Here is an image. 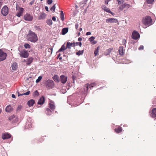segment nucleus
<instances>
[{"label":"nucleus","mask_w":156,"mask_h":156,"mask_svg":"<svg viewBox=\"0 0 156 156\" xmlns=\"http://www.w3.org/2000/svg\"><path fill=\"white\" fill-rule=\"evenodd\" d=\"M5 111L7 112H10L13 110V108L12 107L9 105L6 106L5 109Z\"/></svg>","instance_id":"19"},{"label":"nucleus","mask_w":156,"mask_h":156,"mask_svg":"<svg viewBox=\"0 0 156 156\" xmlns=\"http://www.w3.org/2000/svg\"><path fill=\"white\" fill-rule=\"evenodd\" d=\"M22 108V106L21 105H19L16 108V111L17 112H20Z\"/></svg>","instance_id":"40"},{"label":"nucleus","mask_w":156,"mask_h":156,"mask_svg":"<svg viewBox=\"0 0 156 156\" xmlns=\"http://www.w3.org/2000/svg\"><path fill=\"white\" fill-rule=\"evenodd\" d=\"M52 0H48L47 3L48 5H51L52 2Z\"/></svg>","instance_id":"50"},{"label":"nucleus","mask_w":156,"mask_h":156,"mask_svg":"<svg viewBox=\"0 0 156 156\" xmlns=\"http://www.w3.org/2000/svg\"><path fill=\"white\" fill-rule=\"evenodd\" d=\"M34 101L33 99H31L28 101L27 104L29 107L32 106L34 104Z\"/></svg>","instance_id":"22"},{"label":"nucleus","mask_w":156,"mask_h":156,"mask_svg":"<svg viewBox=\"0 0 156 156\" xmlns=\"http://www.w3.org/2000/svg\"><path fill=\"white\" fill-rule=\"evenodd\" d=\"M33 58H32L30 57L27 59V65H30L32 62Z\"/></svg>","instance_id":"23"},{"label":"nucleus","mask_w":156,"mask_h":156,"mask_svg":"<svg viewBox=\"0 0 156 156\" xmlns=\"http://www.w3.org/2000/svg\"><path fill=\"white\" fill-rule=\"evenodd\" d=\"M75 43V46L79 45L80 47L82 45V43L81 42H76Z\"/></svg>","instance_id":"48"},{"label":"nucleus","mask_w":156,"mask_h":156,"mask_svg":"<svg viewBox=\"0 0 156 156\" xmlns=\"http://www.w3.org/2000/svg\"><path fill=\"white\" fill-rule=\"evenodd\" d=\"M95 38L94 37L92 36L89 39V40L90 42H92L94 40Z\"/></svg>","instance_id":"45"},{"label":"nucleus","mask_w":156,"mask_h":156,"mask_svg":"<svg viewBox=\"0 0 156 156\" xmlns=\"http://www.w3.org/2000/svg\"><path fill=\"white\" fill-rule=\"evenodd\" d=\"M49 107L52 111H54L55 108V106L53 104L49 103Z\"/></svg>","instance_id":"30"},{"label":"nucleus","mask_w":156,"mask_h":156,"mask_svg":"<svg viewBox=\"0 0 156 156\" xmlns=\"http://www.w3.org/2000/svg\"><path fill=\"white\" fill-rule=\"evenodd\" d=\"M142 22L145 26L146 25V16L143 18L142 20Z\"/></svg>","instance_id":"35"},{"label":"nucleus","mask_w":156,"mask_h":156,"mask_svg":"<svg viewBox=\"0 0 156 156\" xmlns=\"http://www.w3.org/2000/svg\"><path fill=\"white\" fill-rule=\"evenodd\" d=\"M28 40L31 42L35 43L38 40L37 35L34 32L31 31H29L28 35Z\"/></svg>","instance_id":"1"},{"label":"nucleus","mask_w":156,"mask_h":156,"mask_svg":"<svg viewBox=\"0 0 156 156\" xmlns=\"http://www.w3.org/2000/svg\"><path fill=\"white\" fill-rule=\"evenodd\" d=\"M6 53L3 52L0 50V61L4 60L6 58Z\"/></svg>","instance_id":"9"},{"label":"nucleus","mask_w":156,"mask_h":156,"mask_svg":"<svg viewBox=\"0 0 156 156\" xmlns=\"http://www.w3.org/2000/svg\"><path fill=\"white\" fill-rule=\"evenodd\" d=\"M95 85L96 84L94 83H92L90 84L87 83L83 87V89L84 90V91L83 92V94H86L88 89H91L92 87H94Z\"/></svg>","instance_id":"2"},{"label":"nucleus","mask_w":156,"mask_h":156,"mask_svg":"<svg viewBox=\"0 0 156 156\" xmlns=\"http://www.w3.org/2000/svg\"><path fill=\"white\" fill-rule=\"evenodd\" d=\"M88 0H84L83 1V3H84L85 4H86Z\"/></svg>","instance_id":"62"},{"label":"nucleus","mask_w":156,"mask_h":156,"mask_svg":"<svg viewBox=\"0 0 156 156\" xmlns=\"http://www.w3.org/2000/svg\"><path fill=\"white\" fill-rule=\"evenodd\" d=\"M15 119V116L14 115H12L9 117V120L11 121L12 122V120L13 119Z\"/></svg>","instance_id":"39"},{"label":"nucleus","mask_w":156,"mask_h":156,"mask_svg":"<svg viewBox=\"0 0 156 156\" xmlns=\"http://www.w3.org/2000/svg\"><path fill=\"white\" fill-rule=\"evenodd\" d=\"M32 122L31 119L29 118L27 119V122L25 126L26 129H28L32 127Z\"/></svg>","instance_id":"6"},{"label":"nucleus","mask_w":156,"mask_h":156,"mask_svg":"<svg viewBox=\"0 0 156 156\" xmlns=\"http://www.w3.org/2000/svg\"><path fill=\"white\" fill-rule=\"evenodd\" d=\"M68 31V28H63L62 31V34L63 35L65 34Z\"/></svg>","instance_id":"27"},{"label":"nucleus","mask_w":156,"mask_h":156,"mask_svg":"<svg viewBox=\"0 0 156 156\" xmlns=\"http://www.w3.org/2000/svg\"><path fill=\"white\" fill-rule=\"evenodd\" d=\"M45 99L44 96H42V97L40 98L37 102L38 105H41L44 104V101Z\"/></svg>","instance_id":"17"},{"label":"nucleus","mask_w":156,"mask_h":156,"mask_svg":"<svg viewBox=\"0 0 156 156\" xmlns=\"http://www.w3.org/2000/svg\"><path fill=\"white\" fill-rule=\"evenodd\" d=\"M67 48H65L64 44L62 45L60 49L58 50V52H61L64 51L65 49H66Z\"/></svg>","instance_id":"32"},{"label":"nucleus","mask_w":156,"mask_h":156,"mask_svg":"<svg viewBox=\"0 0 156 156\" xmlns=\"http://www.w3.org/2000/svg\"><path fill=\"white\" fill-rule=\"evenodd\" d=\"M112 50V49L111 48H109L106 51V52L105 53V55H109L110 54Z\"/></svg>","instance_id":"33"},{"label":"nucleus","mask_w":156,"mask_h":156,"mask_svg":"<svg viewBox=\"0 0 156 156\" xmlns=\"http://www.w3.org/2000/svg\"><path fill=\"white\" fill-rule=\"evenodd\" d=\"M126 40L125 39H123L122 40V44L123 45H125V46H126Z\"/></svg>","instance_id":"51"},{"label":"nucleus","mask_w":156,"mask_h":156,"mask_svg":"<svg viewBox=\"0 0 156 156\" xmlns=\"http://www.w3.org/2000/svg\"><path fill=\"white\" fill-rule=\"evenodd\" d=\"M90 34H91V33L90 32H87V33H86V35H90Z\"/></svg>","instance_id":"60"},{"label":"nucleus","mask_w":156,"mask_h":156,"mask_svg":"<svg viewBox=\"0 0 156 156\" xmlns=\"http://www.w3.org/2000/svg\"><path fill=\"white\" fill-rule=\"evenodd\" d=\"M34 1H32L30 3V4H29L30 5H33V3H34Z\"/></svg>","instance_id":"61"},{"label":"nucleus","mask_w":156,"mask_h":156,"mask_svg":"<svg viewBox=\"0 0 156 156\" xmlns=\"http://www.w3.org/2000/svg\"><path fill=\"white\" fill-rule=\"evenodd\" d=\"M24 19L26 21H31L33 20V16L29 13H26L24 16Z\"/></svg>","instance_id":"8"},{"label":"nucleus","mask_w":156,"mask_h":156,"mask_svg":"<svg viewBox=\"0 0 156 156\" xmlns=\"http://www.w3.org/2000/svg\"><path fill=\"white\" fill-rule=\"evenodd\" d=\"M76 77L75 76H72V79H73V82L72 83H74L75 82V80L76 79Z\"/></svg>","instance_id":"49"},{"label":"nucleus","mask_w":156,"mask_h":156,"mask_svg":"<svg viewBox=\"0 0 156 156\" xmlns=\"http://www.w3.org/2000/svg\"><path fill=\"white\" fill-rule=\"evenodd\" d=\"M82 40V39L81 37H79L78 39V40L79 41H81Z\"/></svg>","instance_id":"64"},{"label":"nucleus","mask_w":156,"mask_h":156,"mask_svg":"<svg viewBox=\"0 0 156 156\" xmlns=\"http://www.w3.org/2000/svg\"><path fill=\"white\" fill-rule=\"evenodd\" d=\"M36 30H38V31H40L41 30V29L40 28V27L38 26H36L35 27Z\"/></svg>","instance_id":"46"},{"label":"nucleus","mask_w":156,"mask_h":156,"mask_svg":"<svg viewBox=\"0 0 156 156\" xmlns=\"http://www.w3.org/2000/svg\"><path fill=\"white\" fill-rule=\"evenodd\" d=\"M106 22L107 23H117L118 21L116 19L111 18L106 19Z\"/></svg>","instance_id":"12"},{"label":"nucleus","mask_w":156,"mask_h":156,"mask_svg":"<svg viewBox=\"0 0 156 156\" xmlns=\"http://www.w3.org/2000/svg\"><path fill=\"white\" fill-rule=\"evenodd\" d=\"M52 20L54 21H56V18L55 16H53L52 17Z\"/></svg>","instance_id":"56"},{"label":"nucleus","mask_w":156,"mask_h":156,"mask_svg":"<svg viewBox=\"0 0 156 156\" xmlns=\"http://www.w3.org/2000/svg\"><path fill=\"white\" fill-rule=\"evenodd\" d=\"M54 86V83L53 80H48L46 82V87L48 89H50L53 88Z\"/></svg>","instance_id":"3"},{"label":"nucleus","mask_w":156,"mask_h":156,"mask_svg":"<svg viewBox=\"0 0 156 156\" xmlns=\"http://www.w3.org/2000/svg\"><path fill=\"white\" fill-rule=\"evenodd\" d=\"M60 18L61 20L62 21H63L64 19V14L63 13V11H60Z\"/></svg>","instance_id":"29"},{"label":"nucleus","mask_w":156,"mask_h":156,"mask_svg":"<svg viewBox=\"0 0 156 156\" xmlns=\"http://www.w3.org/2000/svg\"><path fill=\"white\" fill-rule=\"evenodd\" d=\"M119 55H122L124 54L123 48L122 47H120L119 49Z\"/></svg>","instance_id":"24"},{"label":"nucleus","mask_w":156,"mask_h":156,"mask_svg":"<svg viewBox=\"0 0 156 156\" xmlns=\"http://www.w3.org/2000/svg\"><path fill=\"white\" fill-rule=\"evenodd\" d=\"M46 16V15L44 13H42L39 15L38 19L39 20L44 19L45 18Z\"/></svg>","instance_id":"21"},{"label":"nucleus","mask_w":156,"mask_h":156,"mask_svg":"<svg viewBox=\"0 0 156 156\" xmlns=\"http://www.w3.org/2000/svg\"><path fill=\"white\" fill-rule=\"evenodd\" d=\"M108 0H106L105 1V3L106 4H108Z\"/></svg>","instance_id":"63"},{"label":"nucleus","mask_w":156,"mask_h":156,"mask_svg":"<svg viewBox=\"0 0 156 156\" xmlns=\"http://www.w3.org/2000/svg\"><path fill=\"white\" fill-rule=\"evenodd\" d=\"M45 9L47 11H49L48 10V7L47 6H46L45 7Z\"/></svg>","instance_id":"58"},{"label":"nucleus","mask_w":156,"mask_h":156,"mask_svg":"<svg viewBox=\"0 0 156 156\" xmlns=\"http://www.w3.org/2000/svg\"><path fill=\"white\" fill-rule=\"evenodd\" d=\"M12 69L13 70H16L18 68L17 64L16 62H14L11 65Z\"/></svg>","instance_id":"20"},{"label":"nucleus","mask_w":156,"mask_h":156,"mask_svg":"<svg viewBox=\"0 0 156 156\" xmlns=\"http://www.w3.org/2000/svg\"><path fill=\"white\" fill-rule=\"evenodd\" d=\"M84 51L83 50L81 51H78L76 52V55L79 56L80 55H82Z\"/></svg>","instance_id":"36"},{"label":"nucleus","mask_w":156,"mask_h":156,"mask_svg":"<svg viewBox=\"0 0 156 156\" xmlns=\"http://www.w3.org/2000/svg\"><path fill=\"white\" fill-rule=\"evenodd\" d=\"M53 80L56 82H59V77L57 75H55L53 77Z\"/></svg>","instance_id":"25"},{"label":"nucleus","mask_w":156,"mask_h":156,"mask_svg":"<svg viewBox=\"0 0 156 156\" xmlns=\"http://www.w3.org/2000/svg\"><path fill=\"white\" fill-rule=\"evenodd\" d=\"M153 103V104H156V97L154 99Z\"/></svg>","instance_id":"55"},{"label":"nucleus","mask_w":156,"mask_h":156,"mask_svg":"<svg viewBox=\"0 0 156 156\" xmlns=\"http://www.w3.org/2000/svg\"><path fill=\"white\" fill-rule=\"evenodd\" d=\"M9 12V9L6 5L4 6L1 10V13L3 16H6L7 15Z\"/></svg>","instance_id":"4"},{"label":"nucleus","mask_w":156,"mask_h":156,"mask_svg":"<svg viewBox=\"0 0 156 156\" xmlns=\"http://www.w3.org/2000/svg\"><path fill=\"white\" fill-rule=\"evenodd\" d=\"M42 78V76H39L38 78L36 80V83H37L39 82L41 80Z\"/></svg>","instance_id":"38"},{"label":"nucleus","mask_w":156,"mask_h":156,"mask_svg":"<svg viewBox=\"0 0 156 156\" xmlns=\"http://www.w3.org/2000/svg\"><path fill=\"white\" fill-rule=\"evenodd\" d=\"M19 54L20 55V56L22 58H27L28 56V54L27 52L25 51H20V53Z\"/></svg>","instance_id":"10"},{"label":"nucleus","mask_w":156,"mask_h":156,"mask_svg":"<svg viewBox=\"0 0 156 156\" xmlns=\"http://www.w3.org/2000/svg\"><path fill=\"white\" fill-rule=\"evenodd\" d=\"M47 24L49 26H51L52 24V21L51 19H48L46 21Z\"/></svg>","instance_id":"34"},{"label":"nucleus","mask_w":156,"mask_h":156,"mask_svg":"<svg viewBox=\"0 0 156 156\" xmlns=\"http://www.w3.org/2000/svg\"><path fill=\"white\" fill-rule=\"evenodd\" d=\"M102 9L106 12H108L110 11V9L105 5L102 6Z\"/></svg>","instance_id":"31"},{"label":"nucleus","mask_w":156,"mask_h":156,"mask_svg":"<svg viewBox=\"0 0 156 156\" xmlns=\"http://www.w3.org/2000/svg\"><path fill=\"white\" fill-rule=\"evenodd\" d=\"M98 48H99L98 47H97V49H96L94 51V54L95 55V56H96L97 55L98 53Z\"/></svg>","instance_id":"41"},{"label":"nucleus","mask_w":156,"mask_h":156,"mask_svg":"<svg viewBox=\"0 0 156 156\" xmlns=\"http://www.w3.org/2000/svg\"><path fill=\"white\" fill-rule=\"evenodd\" d=\"M140 37L139 33L136 30H134L132 35V37L134 40H137Z\"/></svg>","instance_id":"7"},{"label":"nucleus","mask_w":156,"mask_h":156,"mask_svg":"<svg viewBox=\"0 0 156 156\" xmlns=\"http://www.w3.org/2000/svg\"><path fill=\"white\" fill-rule=\"evenodd\" d=\"M16 10L17 11V13L16 16L19 17H20L23 14L24 9L22 8L16 7Z\"/></svg>","instance_id":"5"},{"label":"nucleus","mask_w":156,"mask_h":156,"mask_svg":"<svg viewBox=\"0 0 156 156\" xmlns=\"http://www.w3.org/2000/svg\"><path fill=\"white\" fill-rule=\"evenodd\" d=\"M56 8L55 5H54L51 8L50 10L53 12H54L55 11V9Z\"/></svg>","instance_id":"42"},{"label":"nucleus","mask_w":156,"mask_h":156,"mask_svg":"<svg viewBox=\"0 0 156 156\" xmlns=\"http://www.w3.org/2000/svg\"><path fill=\"white\" fill-rule=\"evenodd\" d=\"M76 45L75 43H71L69 42H67L66 44V48L70 49L71 47H74Z\"/></svg>","instance_id":"16"},{"label":"nucleus","mask_w":156,"mask_h":156,"mask_svg":"<svg viewBox=\"0 0 156 156\" xmlns=\"http://www.w3.org/2000/svg\"><path fill=\"white\" fill-rule=\"evenodd\" d=\"M34 94L36 96H38L39 95V93L37 90H35L34 92Z\"/></svg>","instance_id":"47"},{"label":"nucleus","mask_w":156,"mask_h":156,"mask_svg":"<svg viewBox=\"0 0 156 156\" xmlns=\"http://www.w3.org/2000/svg\"><path fill=\"white\" fill-rule=\"evenodd\" d=\"M15 119H13L12 120V123H14L16 122H17L18 121V119H17V117H16L15 116Z\"/></svg>","instance_id":"44"},{"label":"nucleus","mask_w":156,"mask_h":156,"mask_svg":"<svg viewBox=\"0 0 156 156\" xmlns=\"http://www.w3.org/2000/svg\"><path fill=\"white\" fill-rule=\"evenodd\" d=\"M30 91H27V92L24 93L23 94H25V95H28L30 94Z\"/></svg>","instance_id":"54"},{"label":"nucleus","mask_w":156,"mask_h":156,"mask_svg":"<svg viewBox=\"0 0 156 156\" xmlns=\"http://www.w3.org/2000/svg\"><path fill=\"white\" fill-rule=\"evenodd\" d=\"M131 6L130 5L128 4H123L122 5H121L119 7V9L120 10H122L123 9L125 8H129V7H131Z\"/></svg>","instance_id":"13"},{"label":"nucleus","mask_w":156,"mask_h":156,"mask_svg":"<svg viewBox=\"0 0 156 156\" xmlns=\"http://www.w3.org/2000/svg\"><path fill=\"white\" fill-rule=\"evenodd\" d=\"M46 113L48 115H50L52 113V111L49 108H47L46 109Z\"/></svg>","instance_id":"28"},{"label":"nucleus","mask_w":156,"mask_h":156,"mask_svg":"<svg viewBox=\"0 0 156 156\" xmlns=\"http://www.w3.org/2000/svg\"><path fill=\"white\" fill-rule=\"evenodd\" d=\"M61 81L62 83H65L67 81V77L64 75H61L60 76Z\"/></svg>","instance_id":"14"},{"label":"nucleus","mask_w":156,"mask_h":156,"mask_svg":"<svg viewBox=\"0 0 156 156\" xmlns=\"http://www.w3.org/2000/svg\"><path fill=\"white\" fill-rule=\"evenodd\" d=\"M124 1L123 0H120L118 2V4L120 5L122 3H123Z\"/></svg>","instance_id":"52"},{"label":"nucleus","mask_w":156,"mask_h":156,"mask_svg":"<svg viewBox=\"0 0 156 156\" xmlns=\"http://www.w3.org/2000/svg\"><path fill=\"white\" fill-rule=\"evenodd\" d=\"M151 116L153 118L156 117V108H153L151 110V113L150 114Z\"/></svg>","instance_id":"15"},{"label":"nucleus","mask_w":156,"mask_h":156,"mask_svg":"<svg viewBox=\"0 0 156 156\" xmlns=\"http://www.w3.org/2000/svg\"><path fill=\"white\" fill-rule=\"evenodd\" d=\"M75 27L76 29H77L79 27V25L78 23H76L75 24Z\"/></svg>","instance_id":"57"},{"label":"nucleus","mask_w":156,"mask_h":156,"mask_svg":"<svg viewBox=\"0 0 156 156\" xmlns=\"http://www.w3.org/2000/svg\"><path fill=\"white\" fill-rule=\"evenodd\" d=\"M24 48H30V45L27 43L25 44L24 45Z\"/></svg>","instance_id":"37"},{"label":"nucleus","mask_w":156,"mask_h":156,"mask_svg":"<svg viewBox=\"0 0 156 156\" xmlns=\"http://www.w3.org/2000/svg\"><path fill=\"white\" fill-rule=\"evenodd\" d=\"M151 5H150L149 6L147 5V9H149L150 8H151Z\"/></svg>","instance_id":"59"},{"label":"nucleus","mask_w":156,"mask_h":156,"mask_svg":"<svg viewBox=\"0 0 156 156\" xmlns=\"http://www.w3.org/2000/svg\"><path fill=\"white\" fill-rule=\"evenodd\" d=\"M144 48V46L143 45H141L140 46L139 48H138V49L139 50H142Z\"/></svg>","instance_id":"53"},{"label":"nucleus","mask_w":156,"mask_h":156,"mask_svg":"<svg viewBox=\"0 0 156 156\" xmlns=\"http://www.w3.org/2000/svg\"><path fill=\"white\" fill-rule=\"evenodd\" d=\"M122 131V128L119 126L118 128L115 129V131L117 133H120Z\"/></svg>","instance_id":"26"},{"label":"nucleus","mask_w":156,"mask_h":156,"mask_svg":"<svg viewBox=\"0 0 156 156\" xmlns=\"http://www.w3.org/2000/svg\"><path fill=\"white\" fill-rule=\"evenodd\" d=\"M10 135L8 133L3 134L2 136V138L3 140L8 139L10 138Z\"/></svg>","instance_id":"18"},{"label":"nucleus","mask_w":156,"mask_h":156,"mask_svg":"<svg viewBox=\"0 0 156 156\" xmlns=\"http://www.w3.org/2000/svg\"><path fill=\"white\" fill-rule=\"evenodd\" d=\"M154 23L151 17L149 16H147V27L152 25Z\"/></svg>","instance_id":"11"},{"label":"nucleus","mask_w":156,"mask_h":156,"mask_svg":"<svg viewBox=\"0 0 156 156\" xmlns=\"http://www.w3.org/2000/svg\"><path fill=\"white\" fill-rule=\"evenodd\" d=\"M154 0H147V4H152Z\"/></svg>","instance_id":"43"}]
</instances>
